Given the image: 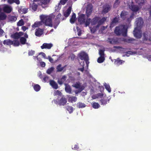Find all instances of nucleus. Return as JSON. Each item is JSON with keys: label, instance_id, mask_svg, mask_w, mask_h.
Returning a JSON list of instances; mask_svg holds the SVG:
<instances>
[{"label": "nucleus", "instance_id": "41", "mask_svg": "<svg viewBox=\"0 0 151 151\" xmlns=\"http://www.w3.org/2000/svg\"><path fill=\"white\" fill-rule=\"evenodd\" d=\"M12 37L14 39H18L20 38L17 32H16L12 35Z\"/></svg>", "mask_w": 151, "mask_h": 151}, {"label": "nucleus", "instance_id": "55", "mask_svg": "<svg viewBox=\"0 0 151 151\" xmlns=\"http://www.w3.org/2000/svg\"><path fill=\"white\" fill-rule=\"evenodd\" d=\"M137 2L138 4L140 5H141L143 4L145 1V0H137Z\"/></svg>", "mask_w": 151, "mask_h": 151}, {"label": "nucleus", "instance_id": "14", "mask_svg": "<svg viewBox=\"0 0 151 151\" xmlns=\"http://www.w3.org/2000/svg\"><path fill=\"white\" fill-rule=\"evenodd\" d=\"M67 102V100L65 97H62L58 102V104L60 106H64Z\"/></svg>", "mask_w": 151, "mask_h": 151}, {"label": "nucleus", "instance_id": "9", "mask_svg": "<svg viewBox=\"0 0 151 151\" xmlns=\"http://www.w3.org/2000/svg\"><path fill=\"white\" fill-rule=\"evenodd\" d=\"M78 57L82 60H84L88 58V55L85 52H81L78 54Z\"/></svg>", "mask_w": 151, "mask_h": 151}, {"label": "nucleus", "instance_id": "32", "mask_svg": "<svg viewBox=\"0 0 151 151\" xmlns=\"http://www.w3.org/2000/svg\"><path fill=\"white\" fill-rule=\"evenodd\" d=\"M27 40L26 38L24 37H21L20 39V42L22 45H24L26 43Z\"/></svg>", "mask_w": 151, "mask_h": 151}, {"label": "nucleus", "instance_id": "53", "mask_svg": "<svg viewBox=\"0 0 151 151\" xmlns=\"http://www.w3.org/2000/svg\"><path fill=\"white\" fill-rule=\"evenodd\" d=\"M84 61L83 62V65H82V68H78V70L81 71L82 72H83L84 70Z\"/></svg>", "mask_w": 151, "mask_h": 151}, {"label": "nucleus", "instance_id": "8", "mask_svg": "<svg viewBox=\"0 0 151 151\" xmlns=\"http://www.w3.org/2000/svg\"><path fill=\"white\" fill-rule=\"evenodd\" d=\"M108 42L112 44H115L118 43L119 39L116 37H114L112 38H108L107 40Z\"/></svg>", "mask_w": 151, "mask_h": 151}, {"label": "nucleus", "instance_id": "30", "mask_svg": "<svg viewBox=\"0 0 151 151\" xmlns=\"http://www.w3.org/2000/svg\"><path fill=\"white\" fill-rule=\"evenodd\" d=\"M65 107L66 108L67 110L69 111L70 113H71L73 112V108L72 106H67Z\"/></svg>", "mask_w": 151, "mask_h": 151}, {"label": "nucleus", "instance_id": "45", "mask_svg": "<svg viewBox=\"0 0 151 151\" xmlns=\"http://www.w3.org/2000/svg\"><path fill=\"white\" fill-rule=\"evenodd\" d=\"M104 50H99V54L100 56L104 57L105 54L104 53Z\"/></svg>", "mask_w": 151, "mask_h": 151}, {"label": "nucleus", "instance_id": "59", "mask_svg": "<svg viewBox=\"0 0 151 151\" xmlns=\"http://www.w3.org/2000/svg\"><path fill=\"white\" fill-rule=\"evenodd\" d=\"M79 148V147L77 145H75L74 148L72 147V149L74 150H77Z\"/></svg>", "mask_w": 151, "mask_h": 151}, {"label": "nucleus", "instance_id": "23", "mask_svg": "<svg viewBox=\"0 0 151 151\" xmlns=\"http://www.w3.org/2000/svg\"><path fill=\"white\" fill-rule=\"evenodd\" d=\"M61 14L60 13H59L55 19V24L57 26H58L60 23V21L59 19L61 17Z\"/></svg>", "mask_w": 151, "mask_h": 151}, {"label": "nucleus", "instance_id": "47", "mask_svg": "<svg viewBox=\"0 0 151 151\" xmlns=\"http://www.w3.org/2000/svg\"><path fill=\"white\" fill-rule=\"evenodd\" d=\"M119 17H116L114 18L112 20V21L114 22V23L116 24L119 22Z\"/></svg>", "mask_w": 151, "mask_h": 151}, {"label": "nucleus", "instance_id": "25", "mask_svg": "<svg viewBox=\"0 0 151 151\" xmlns=\"http://www.w3.org/2000/svg\"><path fill=\"white\" fill-rule=\"evenodd\" d=\"M65 91L69 94L71 93L72 90L70 86L66 83L65 84Z\"/></svg>", "mask_w": 151, "mask_h": 151}, {"label": "nucleus", "instance_id": "4", "mask_svg": "<svg viewBox=\"0 0 151 151\" xmlns=\"http://www.w3.org/2000/svg\"><path fill=\"white\" fill-rule=\"evenodd\" d=\"M128 13L127 12L124 11H122L120 15L121 18L123 20L126 19V22L130 23L132 19L134 18V14L133 13H132L129 17H128Z\"/></svg>", "mask_w": 151, "mask_h": 151}, {"label": "nucleus", "instance_id": "16", "mask_svg": "<svg viewBox=\"0 0 151 151\" xmlns=\"http://www.w3.org/2000/svg\"><path fill=\"white\" fill-rule=\"evenodd\" d=\"M66 79L67 76L65 75L63 76L61 78L58 79V83L59 85H62L66 80Z\"/></svg>", "mask_w": 151, "mask_h": 151}, {"label": "nucleus", "instance_id": "38", "mask_svg": "<svg viewBox=\"0 0 151 151\" xmlns=\"http://www.w3.org/2000/svg\"><path fill=\"white\" fill-rule=\"evenodd\" d=\"M124 62V61L119 60V58H118L117 60L115 61V63L118 65H121Z\"/></svg>", "mask_w": 151, "mask_h": 151}, {"label": "nucleus", "instance_id": "56", "mask_svg": "<svg viewBox=\"0 0 151 151\" xmlns=\"http://www.w3.org/2000/svg\"><path fill=\"white\" fill-rule=\"evenodd\" d=\"M116 24L115 23H114V22L111 21V22L110 24V29L112 28L115 26L116 25Z\"/></svg>", "mask_w": 151, "mask_h": 151}, {"label": "nucleus", "instance_id": "21", "mask_svg": "<svg viewBox=\"0 0 151 151\" xmlns=\"http://www.w3.org/2000/svg\"><path fill=\"white\" fill-rule=\"evenodd\" d=\"M50 84L54 89H57L58 88V84L53 80H50Z\"/></svg>", "mask_w": 151, "mask_h": 151}, {"label": "nucleus", "instance_id": "44", "mask_svg": "<svg viewBox=\"0 0 151 151\" xmlns=\"http://www.w3.org/2000/svg\"><path fill=\"white\" fill-rule=\"evenodd\" d=\"M68 1V0H60L58 3V6H59L60 5H65Z\"/></svg>", "mask_w": 151, "mask_h": 151}, {"label": "nucleus", "instance_id": "37", "mask_svg": "<svg viewBox=\"0 0 151 151\" xmlns=\"http://www.w3.org/2000/svg\"><path fill=\"white\" fill-rule=\"evenodd\" d=\"M69 101H70L71 102H75L77 101V98L75 96H71L69 97L68 99Z\"/></svg>", "mask_w": 151, "mask_h": 151}, {"label": "nucleus", "instance_id": "62", "mask_svg": "<svg viewBox=\"0 0 151 151\" xmlns=\"http://www.w3.org/2000/svg\"><path fill=\"white\" fill-rule=\"evenodd\" d=\"M48 59L49 61L51 63H52L53 62V59L50 56H49L48 57Z\"/></svg>", "mask_w": 151, "mask_h": 151}, {"label": "nucleus", "instance_id": "5", "mask_svg": "<svg viewBox=\"0 0 151 151\" xmlns=\"http://www.w3.org/2000/svg\"><path fill=\"white\" fill-rule=\"evenodd\" d=\"M142 41L145 44H151V37L146 32L143 33Z\"/></svg>", "mask_w": 151, "mask_h": 151}, {"label": "nucleus", "instance_id": "24", "mask_svg": "<svg viewBox=\"0 0 151 151\" xmlns=\"http://www.w3.org/2000/svg\"><path fill=\"white\" fill-rule=\"evenodd\" d=\"M3 43L4 45L10 46L13 45V42L10 39H7L4 40Z\"/></svg>", "mask_w": 151, "mask_h": 151}, {"label": "nucleus", "instance_id": "54", "mask_svg": "<svg viewBox=\"0 0 151 151\" xmlns=\"http://www.w3.org/2000/svg\"><path fill=\"white\" fill-rule=\"evenodd\" d=\"M13 45L14 46H18L19 45V41L17 40H15L13 42Z\"/></svg>", "mask_w": 151, "mask_h": 151}, {"label": "nucleus", "instance_id": "1", "mask_svg": "<svg viewBox=\"0 0 151 151\" xmlns=\"http://www.w3.org/2000/svg\"><path fill=\"white\" fill-rule=\"evenodd\" d=\"M127 29L128 27L125 25L121 24L115 28L114 33L117 36L122 35L125 37L127 36Z\"/></svg>", "mask_w": 151, "mask_h": 151}, {"label": "nucleus", "instance_id": "11", "mask_svg": "<svg viewBox=\"0 0 151 151\" xmlns=\"http://www.w3.org/2000/svg\"><path fill=\"white\" fill-rule=\"evenodd\" d=\"M78 20L81 24L84 23L85 21V14H81L80 15L78 19Z\"/></svg>", "mask_w": 151, "mask_h": 151}, {"label": "nucleus", "instance_id": "33", "mask_svg": "<svg viewBox=\"0 0 151 151\" xmlns=\"http://www.w3.org/2000/svg\"><path fill=\"white\" fill-rule=\"evenodd\" d=\"M9 19L10 21L13 22H15L17 20V17L14 16H9Z\"/></svg>", "mask_w": 151, "mask_h": 151}, {"label": "nucleus", "instance_id": "29", "mask_svg": "<svg viewBox=\"0 0 151 151\" xmlns=\"http://www.w3.org/2000/svg\"><path fill=\"white\" fill-rule=\"evenodd\" d=\"M86 105L84 103L79 102L77 104V107L79 108H82L86 106Z\"/></svg>", "mask_w": 151, "mask_h": 151}, {"label": "nucleus", "instance_id": "40", "mask_svg": "<svg viewBox=\"0 0 151 151\" xmlns=\"http://www.w3.org/2000/svg\"><path fill=\"white\" fill-rule=\"evenodd\" d=\"M41 24V22H36L32 25V28H35L40 26Z\"/></svg>", "mask_w": 151, "mask_h": 151}, {"label": "nucleus", "instance_id": "12", "mask_svg": "<svg viewBox=\"0 0 151 151\" xmlns=\"http://www.w3.org/2000/svg\"><path fill=\"white\" fill-rule=\"evenodd\" d=\"M12 9L11 7L7 5H5L3 8L4 12L7 13H10L12 11Z\"/></svg>", "mask_w": 151, "mask_h": 151}, {"label": "nucleus", "instance_id": "48", "mask_svg": "<svg viewBox=\"0 0 151 151\" xmlns=\"http://www.w3.org/2000/svg\"><path fill=\"white\" fill-rule=\"evenodd\" d=\"M54 68L51 67L48 69L47 71V73L48 74H50L53 70Z\"/></svg>", "mask_w": 151, "mask_h": 151}, {"label": "nucleus", "instance_id": "20", "mask_svg": "<svg viewBox=\"0 0 151 151\" xmlns=\"http://www.w3.org/2000/svg\"><path fill=\"white\" fill-rule=\"evenodd\" d=\"M101 104L103 105H106L109 102V100L108 99V98L106 97H104L101 99L100 100Z\"/></svg>", "mask_w": 151, "mask_h": 151}, {"label": "nucleus", "instance_id": "36", "mask_svg": "<svg viewBox=\"0 0 151 151\" xmlns=\"http://www.w3.org/2000/svg\"><path fill=\"white\" fill-rule=\"evenodd\" d=\"M33 88L34 90L37 92L40 90L41 88L40 85L37 84L34 85Z\"/></svg>", "mask_w": 151, "mask_h": 151}, {"label": "nucleus", "instance_id": "26", "mask_svg": "<svg viewBox=\"0 0 151 151\" xmlns=\"http://www.w3.org/2000/svg\"><path fill=\"white\" fill-rule=\"evenodd\" d=\"M71 10V8L69 7L68 9L64 12V15L65 17H68L70 15Z\"/></svg>", "mask_w": 151, "mask_h": 151}, {"label": "nucleus", "instance_id": "51", "mask_svg": "<svg viewBox=\"0 0 151 151\" xmlns=\"http://www.w3.org/2000/svg\"><path fill=\"white\" fill-rule=\"evenodd\" d=\"M83 89V88H82V87H81L80 89H78V90H75V93L76 94H77L81 92Z\"/></svg>", "mask_w": 151, "mask_h": 151}, {"label": "nucleus", "instance_id": "3", "mask_svg": "<svg viewBox=\"0 0 151 151\" xmlns=\"http://www.w3.org/2000/svg\"><path fill=\"white\" fill-rule=\"evenodd\" d=\"M106 20V18L105 17H103L101 19L99 17H95L92 19L91 25H93L97 24L96 27H98L103 24Z\"/></svg>", "mask_w": 151, "mask_h": 151}, {"label": "nucleus", "instance_id": "28", "mask_svg": "<svg viewBox=\"0 0 151 151\" xmlns=\"http://www.w3.org/2000/svg\"><path fill=\"white\" fill-rule=\"evenodd\" d=\"M76 20V14L75 13H73L70 21L71 24L74 23Z\"/></svg>", "mask_w": 151, "mask_h": 151}, {"label": "nucleus", "instance_id": "22", "mask_svg": "<svg viewBox=\"0 0 151 151\" xmlns=\"http://www.w3.org/2000/svg\"><path fill=\"white\" fill-rule=\"evenodd\" d=\"M28 9L25 7H21L18 9V12L20 13L25 14L27 13Z\"/></svg>", "mask_w": 151, "mask_h": 151}, {"label": "nucleus", "instance_id": "7", "mask_svg": "<svg viewBox=\"0 0 151 151\" xmlns=\"http://www.w3.org/2000/svg\"><path fill=\"white\" fill-rule=\"evenodd\" d=\"M111 6L108 4H106L103 6V9L102 11V13L105 14L108 12L111 8Z\"/></svg>", "mask_w": 151, "mask_h": 151}, {"label": "nucleus", "instance_id": "10", "mask_svg": "<svg viewBox=\"0 0 151 151\" xmlns=\"http://www.w3.org/2000/svg\"><path fill=\"white\" fill-rule=\"evenodd\" d=\"M133 33L134 36L137 38L139 39L142 37L140 31L137 28L134 29L133 31Z\"/></svg>", "mask_w": 151, "mask_h": 151}, {"label": "nucleus", "instance_id": "42", "mask_svg": "<svg viewBox=\"0 0 151 151\" xmlns=\"http://www.w3.org/2000/svg\"><path fill=\"white\" fill-rule=\"evenodd\" d=\"M92 19L90 18H88L87 19L85 22V24L86 27L88 26L90 24V23H91Z\"/></svg>", "mask_w": 151, "mask_h": 151}, {"label": "nucleus", "instance_id": "57", "mask_svg": "<svg viewBox=\"0 0 151 151\" xmlns=\"http://www.w3.org/2000/svg\"><path fill=\"white\" fill-rule=\"evenodd\" d=\"M48 79V77L47 76H45L43 79V81L44 82H46Z\"/></svg>", "mask_w": 151, "mask_h": 151}, {"label": "nucleus", "instance_id": "52", "mask_svg": "<svg viewBox=\"0 0 151 151\" xmlns=\"http://www.w3.org/2000/svg\"><path fill=\"white\" fill-rule=\"evenodd\" d=\"M35 53V51L32 50H29L28 51V54L29 56H32Z\"/></svg>", "mask_w": 151, "mask_h": 151}, {"label": "nucleus", "instance_id": "2", "mask_svg": "<svg viewBox=\"0 0 151 151\" xmlns=\"http://www.w3.org/2000/svg\"><path fill=\"white\" fill-rule=\"evenodd\" d=\"M53 14H50L49 15H42L40 16L41 21L46 26L52 27V19L54 17Z\"/></svg>", "mask_w": 151, "mask_h": 151}, {"label": "nucleus", "instance_id": "50", "mask_svg": "<svg viewBox=\"0 0 151 151\" xmlns=\"http://www.w3.org/2000/svg\"><path fill=\"white\" fill-rule=\"evenodd\" d=\"M105 88L109 92H110L111 91V89L110 86L109 85L106 84L105 85Z\"/></svg>", "mask_w": 151, "mask_h": 151}, {"label": "nucleus", "instance_id": "34", "mask_svg": "<svg viewBox=\"0 0 151 151\" xmlns=\"http://www.w3.org/2000/svg\"><path fill=\"white\" fill-rule=\"evenodd\" d=\"M64 68V67H61V64H59L56 67L57 71L61 72L62 71Z\"/></svg>", "mask_w": 151, "mask_h": 151}, {"label": "nucleus", "instance_id": "35", "mask_svg": "<svg viewBox=\"0 0 151 151\" xmlns=\"http://www.w3.org/2000/svg\"><path fill=\"white\" fill-rule=\"evenodd\" d=\"M105 60L104 57L100 56L97 59V62L99 63H103Z\"/></svg>", "mask_w": 151, "mask_h": 151}, {"label": "nucleus", "instance_id": "31", "mask_svg": "<svg viewBox=\"0 0 151 151\" xmlns=\"http://www.w3.org/2000/svg\"><path fill=\"white\" fill-rule=\"evenodd\" d=\"M92 107L95 109L99 108L100 107L99 104L95 102H93L91 104Z\"/></svg>", "mask_w": 151, "mask_h": 151}, {"label": "nucleus", "instance_id": "63", "mask_svg": "<svg viewBox=\"0 0 151 151\" xmlns=\"http://www.w3.org/2000/svg\"><path fill=\"white\" fill-rule=\"evenodd\" d=\"M88 60H89V59H88V58L87 59H86V60H84V61H85L87 66H88V65L89 63V62L88 61Z\"/></svg>", "mask_w": 151, "mask_h": 151}, {"label": "nucleus", "instance_id": "43", "mask_svg": "<svg viewBox=\"0 0 151 151\" xmlns=\"http://www.w3.org/2000/svg\"><path fill=\"white\" fill-rule=\"evenodd\" d=\"M24 23L22 19H21L17 23V25L18 26H21L24 25Z\"/></svg>", "mask_w": 151, "mask_h": 151}, {"label": "nucleus", "instance_id": "49", "mask_svg": "<svg viewBox=\"0 0 151 151\" xmlns=\"http://www.w3.org/2000/svg\"><path fill=\"white\" fill-rule=\"evenodd\" d=\"M127 4L129 7V6H131L132 5H133L134 4L133 0H128Z\"/></svg>", "mask_w": 151, "mask_h": 151}, {"label": "nucleus", "instance_id": "19", "mask_svg": "<svg viewBox=\"0 0 151 151\" xmlns=\"http://www.w3.org/2000/svg\"><path fill=\"white\" fill-rule=\"evenodd\" d=\"M72 86L77 89H80L81 87L83 88V89L84 88V87L81 85V83L79 81L76 82L72 85Z\"/></svg>", "mask_w": 151, "mask_h": 151}, {"label": "nucleus", "instance_id": "18", "mask_svg": "<svg viewBox=\"0 0 151 151\" xmlns=\"http://www.w3.org/2000/svg\"><path fill=\"white\" fill-rule=\"evenodd\" d=\"M38 7V5L34 2L32 4H30V8L33 12L36 11Z\"/></svg>", "mask_w": 151, "mask_h": 151}, {"label": "nucleus", "instance_id": "60", "mask_svg": "<svg viewBox=\"0 0 151 151\" xmlns=\"http://www.w3.org/2000/svg\"><path fill=\"white\" fill-rule=\"evenodd\" d=\"M40 65L42 67H44L45 66V63L44 62H41L40 63Z\"/></svg>", "mask_w": 151, "mask_h": 151}, {"label": "nucleus", "instance_id": "39", "mask_svg": "<svg viewBox=\"0 0 151 151\" xmlns=\"http://www.w3.org/2000/svg\"><path fill=\"white\" fill-rule=\"evenodd\" d=\"M6 17V16L4 13L0 14V21L5 20Z\"/></svg>", "mask_w": 151, "mask_h": 151}, {"label": "nucleus", "instance_id": "27", "mask_svg": "<svg viewBox=\"0 0 151 151\" xmlns=\"http://www.w3.org/2000/svg\"><path fill=\"white\" fill-rule=\"evenodd\" d=\"M129 8L132 11L134 12H137L139 9V7L137 6L134 5V4L131 6H129Z\"/></svg>", "mask_w": 151, "mask_h": 151}, {"label": "nucleus", "instance_id": "58", "mask_svg": "<svg viewBox=\"0 0 151 151\" xmlns=\"http://www.w3.org/2000/svg\"><path fill=\"white\" fill-rule=\"evenodd\" d=\"M13 3H15L17 4L18 5L20 4V1L19 0H13Z\"/></svg>", "mask_w": 151, "mask_h": 151}, {"label": "nucleus", "instance_id": "64", "mask_svg": "<svg viewBox=\"0 0 151 151\" xmlns=\"http://www.w3.org/2000/svg\"><path fill=\"white\" fill-rule=\"evenodd\" d=\"M22 30L24 31H25L27 29H28V28L27 27H26L25 26H22Z\"/></svg>", "mask_w": 151, "mask_h": 151}, {"label": "nucleus", "instance_id": "61", "mask_svg": "<svg viewBox=\"0 0 151 151\" xmlns=\"http://www.w3.org/2000/svg\"><path fill=\"white\" fill-rule=\"evenodd\" d=\"M103 95H104L102 93H98L97 94V96L98 97H102L103 96Z\"/></svg>", "mask_w": 151, "mask_h": 151}, {"label": "nucleus", "instance_id": "17", "mask_svg": "<svg viewBox=\"0 0 151 151\" xmlns=\"http://www.w3.org/2000/svg\"><path fill=\"white\" fill-rule=\"evenodd\" d=\"M43 32V31L42 29L38 28L36 29L35 35L37 36L40 37L42 34Z\"/></svg>", "mask_w": 151, "mask_h": 151}, {"label": "nucleus", "instance_id": "46", "mask_svg": "<svg viewBox=\"0 0 151 151\" xmlns=\"http://www.w3.org/2000/svg\"><path fill=\"white\" fill-rule=\"evenodd\" d=\"M120 4V2L119 1V0H116L113 5V7L114 8H116Z\"/></svg>", "mask_w": 151, "mask_h": 151}, {"label": "nucleus", "instance_id": "6", "mask_svg": "<svg viewBox=\"0 0 151 151\" xmlns=\"http://www.w3.org/2000/svg\"><path fill=\"white\" fill-rule=\"evenodd\" d=\"M93 10V6L92 4H89L87 5L86 8V15L88 17L91 15Z\"/></svg>", "mask_w": 151, "mask_h": 151}, {"label": "nucleus", "instance_id": "13", "mask_svg": "<svg viewBox=\"0 0 151 151\" xmlns=\"http://www.w3.org/2000/svg\"><path fill=\"white\" fill-rule=\"evenodd\" d=\"M136 22L137 27H140L142 26L143 24V20L141 17L137 18L136 19Z\"/></svg>", "mask_w": 151, "mask_h": 151}, {"label": "nucleus", "instance_id": "15", "mask_svg": "<svg viewBox=\"0 0 151 151\" xmlns=\"http://www.w3.org/2000/svg\"><path fill=\"white\" fill-rule=\"evenodd\" d=\"M52 46L53 45L51 43H44L41 46V48L42 49H50Z\"/></svg>", "mask_w": 151, "mask_h": 151}]
</instances>
